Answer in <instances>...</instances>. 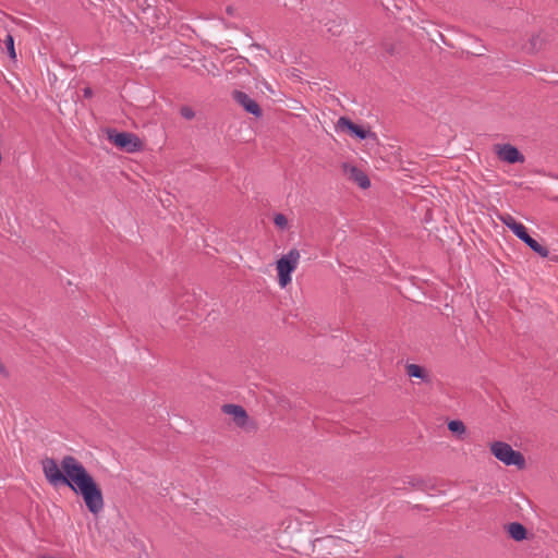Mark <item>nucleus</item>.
<instances>
[{
  "mask_svg": "<svg viewBox=\"0 0 558 558\" xmlns=\"http://www.w3.org/2000/svg\"><path fill=\"white\" fill-rule=\"evenodd\" d=\"M43 472L47 482L53 486H66L81 496L87 510L98 515L105 500L101 487L87 471V469L73 456H64L60 465L53 458L46 457L41 460Z\"/></svg>",
  "mask_w": 558,
  "mask_h": 558,
  "instance_id": "nucleus-1",
  "label": "nucleus"
},
{
  "mask_svg": "<svg viewBox=\"0 0 558 558\" xmlns=\"http://www.w3.org/2000/svg\"><path fill=\"white\" fill-rule=\"evenodd\" d=\"M499 218L502 223L507 226L515 234V236L524 242L534 253L541 257H547L549 255L548 248L533 239L529 234L527 229L521 222H518L511 215L505 214Z\"/></svg>",
  "mask_w": 558,
  "mask_h": 558,
  "instance_id": "nucleus-2",
  "label": "nucleus"
},
{
  "mask_svg": "<svg viewBox=\"0 0 558 558\" xmlns=\"http://www.w3.org/2000/svg\"><path fill=\"white\" fill-rule=\"evenodd\" d=\"M489 449L492 454L505 465H514L519 470L525 469L524 456L520 451L514 450L509 444L499 440L493 441L489 445Z\"/></svg>",
  "mask_w": 558,
  "mask_h": 558,
  "instance_id": "nucleus-3",
  "label": "nucleus"
},
{
  "mask_svg": "<svg viewBox=\"0 0 558 558\" xmlns=\"http://www.w3.org/2000/svg\"><path fill=\"white\" fill-rule=\"evenodd\" d=\"M108 140L119 149L126 153H137L143 149V142L134 133L119 132L114 129H109Z\"/></svg>",
  "mask_w": 558,
  "mask_h": 558,
  "instance_id": "nucleus-4",
  "label": "nucleus"
},
{
  "mask_svg": "<svg viewBox=\"0 0 558 558\" xmlns=\"http://www.w3.org/2000/svg\"><path fill=\"white\" fill-rule=\"evenodd\" d=\"M299 259L300 252L296 248H291L277 260L278 282L281 288H286L291 282V275L295 270Z\"/></svg>",
  "mask_w": 558,
  "mask_h": 558,
  "instance_id": "nucleus-5",
  "label": "nucleus"
},
{
  "mask_svg": "<svg viewBox=\"0 0 558 558\" xmlns=\"http://www.w3.org/2000/svg\"><path fill=\"white\" fill-rule=\"evenodd\" d=\"M336 128L349 135L356 137L359 140H366L368 137L376 138V134L371 130L364 129L362 125L354 123L348 117H340L337 121Z\"/></svg>",
  "mask_w": 558,
  "mask_h": 558,
  "instance_id": "nucleus-6",
  "label": "nucleus"
},
{
  "mask_svg": "<svg viewBox=\"0 0 558 558\" xmlns=\"http://www.w3.org/2000/svg\"><path fill=\"white\" fill-rule=\"evenodd\" d=\"M497 157L507 163H523L525 161L524 155L511 144H497L494 146Z\"/></svg>",
  "mask_w": 558,
  "mask_h": 558,
  "instance_id": "nucleus-7",
  "label": "nucleus"
},
{
  "mask_svg": "<svg viewBox=\"0 0 558 558\" xmlns=\"http://www.w3.org/2000/svg\"><path fill=\"white\" fill-rule=\"evenodd\" d=\"M232 98L235 102H238L240 106H242L243 109L247 113H251L256 118H259L263 116V110H262L260 106L253 98H251L246 93L235 89L232 92Z\"/></svg>",
  "mask_w": 558,
  "mask_h": 558,
  "instance_id": "nucleus-8",
  "label": "nucleus"
},
{
  "mask_svg": "<svg viewBox=\"0 0 558 558\" xmlns=\"http://www.w3.org/2000/svg\"><path fill=\"white\" fill-rule=\"evenodd\" d=\"M549 44V35L543 31L533 34L522 49L529 54H536Z\"/></svg>",
  "mask_w": 558,
  "mask_h": 558,
  "instance_id": "nucleus-9",
  "label": "nucleus"
},
{
  "mask_svg": "<svg viewBox=\"0 0 558 558\" xmlns=\"http://www.w3.org/2000/svg\"><path fill=\"white\" fill-rule=\"evenodd\" d=\"M343 171L349 175V179L356 183L361 189H368L371 180L367 174L356 166L343 163Z\"/></svg>",
  "mask_w": 558,
  "mask_h": 558,
  "instance_id": "nucleus-10",
  "label": "nucleus"
},
{
  "mask_svg": "<svg viewBox=\"0 0 558 558\" xmlns=\"http://www.w3.org/2000/svg\"><path fill=\"white\" fill-rule=\"evenodd\" d=\"M222 412L226 414L232 415L234 423L241 427L245 425V423L248 418V415H247L245 409L238 404H232V403L223 404Z\"/></svg>",
  "mask_w": 558,
  "mask_h": 558,
  "instance_id": "nucleus-11",
  "label": "nucleus"
},
{
  "mask_svg": "<svg viewBox=\"0 0 558 558\" xmlns=\"http://www.w3.org/2000/svg\"><path fill=\"white\" fill-rule=\"evenodd\" d=\"M507 532H508L509 536L515 542H521V541L525 539L527 536L526 527L520 522L509 523L507 525Z\"/></svg>",
  "mask_w": 558,
  "mask_h": 558,
  "instance_id": "nucleus-12",
  "label": "nucleus"
},
{
  "mask_svg": "<svg viewBox=\"0 0 558 558\" xmlns=\"http://www.w3.org/2000/svg\"><path fill=\"white\" fill-rule=\"evenodd\" d=\"M405 372L409 377L418 378L422 381L429 383L430 378L425 367L417 364H407Z\"/></svg>",
  "mask_w": 558,
  "mask_h": 558,
  "instance_id": "nucleus-13",
  "label": "nucleus"
},
{
  "mask_svg": "<svg viewBox=\"0 0 558 558\" xmlns=\"http://www.w3.org/2000/svg\"><path fill=\"white\" fill-rule=\"evenodd\" d=\"M448 429L457 435L458 437H460L461 435H463L465 433V425L462 421L460 420H452L448 423Z\"/></svg>",
  "mask_w": 558,
  "mask_h": 558,
  "instance_id": "nucleus-14",
  "label": "nucleus"
},
{
  "mask_svg": "<svg viewBox=\"0 0 558 558\" xmlns=\"http://www.w3.org/2000/svg\"><path fill=\"white\" fill-rule=\"evenodd\" d=\"M4 46L7 48L9 57L12 60H15L16 59V52H15V48H14V38H13V36L11 34H7V36L4 38Z\"/></svg>",
  "mask_w": 558,
  "mask_h": 558,
  "instance_id": "nucleus-15",
  "label": "nucleus"
},
{
  "mask_svg": "<svg viewBox=\"0 0 558 558\" xmlns=\"http://www.w3.org/2000/svg\"><path fill=\"white\" fill-rule=\"evenodd\" d=\"M408 484L411 485L414 488L421 489V490H427L429 486L427 485V482L423 480L422 477H411L408 481Z\"/></svg>",
  "mask_w": 558,
  "mask_h": 558,
  "instance_id": "nucleus-16",
  "label": "nucleus"
},
{
  "mask_svg": "<svg viewBox=\"0 0 558 558\" xmlns=\"http://www.w3.org/2000/svg\"><path fill=\"white\" fill-rule=\"evenodd\" d=\"M274 223L280 230H286L289 226L288 218L283 214H276L274 217Z\"/></svg>",
  "mask_w": 558,
  "mask_h": 558,
  "instance_id": "nucleus-17",
  "label": "nucleus"
},
{
  "mask_svg": "<svg viewBox=\"0 0 558 558\" xmlns=\"http://www.w3.org/2000/svg\"><path fill=\"white\" fill-rule=\"evenodd\" d=\"M180 114L186 120H192L195 117L194 110L189 106L181 107Z\"/></svg>",
  "mask_w": 558,
  "mask_h": 558,
  "instance_id": "nucleus-18",
  "label": "nucleus"
},
{
  "mask_svg": "<svg viewBox=\"0 0 558 558\" xmlns=\"http://www.w3.org/2000/svg\"><path fill=\"white\" fill-rule=\"evenodd\" d=\"M384 49L390 56H395V54L398 53L396 45H393L391 43H385L384 44Z\"/></svg>",
  "mask_w": 558,
  "mask_h": 558,
  "instance_id": "nucleus-19",
  "label": "nucleus"
},
{
  "mask_svg": "<svg viewBox=\"0 0 558 558\" xmlns=\"http://www.w3.org/2000/svg\"><path fill=\"white\" fill-rule=\"evenodd\" d=\"M83 95L85 98H90L93 96V89L90 87H85L83 89Z\"/></svg>",
  "mask_w": 558,
  "mask_h": 558,
  "instance_id": "nucleus-20",
  "label": "nucleus"
},
{
  "mask_svg": "<svg viewBox=\"0 0 558 558\" xmlns=\"http://www.w3.org/2000/svg\"><path fill=\"white\" fill-rule=\"evenodd\" d=\"M472 53H473L474 56H483V51H482V50H478V49H477V50H474Z\"/></svg>",
  "mask_w": 558,
  "mask_h": 558,
  "instance_id": "nucleus-21",
  "label": "nucleus"
},
{
  "mask_svg": "<svg viewBox=\"0 0 558 558\" xmlns=\"http://www.w3.org/2000/svg\"><path fill=\"white\" fill-rule=\"evenodd\" d=\"M227 13H228V14H232V13H233V9H232V7H228V8H227Z\"/></svg>",
  "mask_w": 558,
  "mask_h": 558,
  "instance_id": "nucleus-22",
  "label": "nucleus"
},
{
  "mask_svg": "<svg viewBox=\"0 0 558 558\" xmlns=\"http://www.w3.org/2000/svg\"><path fill=\"white\" fill-rule=\"evenodd\" d=\"M145 3L147 4V8L151 7V4L148 2V0H145Z\"/></svg>",
  "mask_w": 558,
  "mask_h": 558,
  "instance_id": "nucleus-23",
  "label": "nucleus"
},
{
  "mask_svg": "<svg viewBox=\"0 0 558 558\" xmlns=\"http://www.w3.org/2000/svg\"><path fill=\"white\" fill-rule=\"evenodd\" d=\"M396 558H403V557H402V556H398V557H396Z\"/></svg>",
  "mask_w": 558,
  "mask_h": 558,
  "instance_id": "nucleus-24",
  "label": "nucleus"
}]
</instances>
